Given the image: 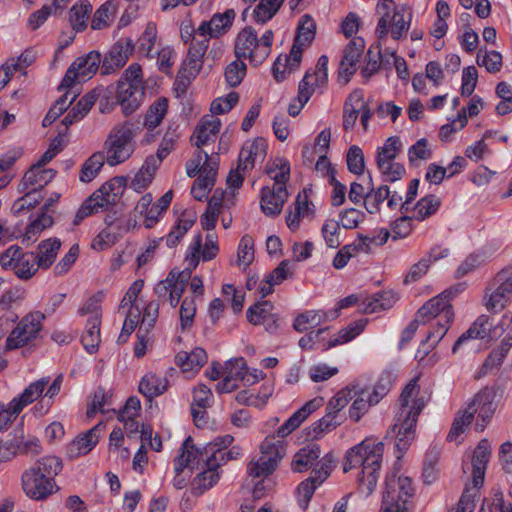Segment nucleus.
Listing matches in <instances>:
<instances>
[{
    "instance_id": "6ab92c4d",
    "label": "nucleus",
    "mask_w": 512,
    "mask_h": 512,
    "mask_svg": "<svg viewBox=\"0 0 512 512\" xmlns=\"http://www.w3.org/2000/svg\"><path fill=\"white\" fill-rule=\"evenodd\" d=\"M267 154V143L264 138L258 137L252 142H246L238 157L239 168L244 172L252 170L256 162H262Z\"/></svg>"
},
{
    "instance_id": "2f4dec72",
    "label": "nucleus",
    "mask_w": 512,
    "mask_h": 512,
    "mask_svg": "<svg viewBox=\"0 0 512 512\" xmlns=\"http://www.w3.org/2000/svg\"><path fill=\"white\" fill-rule=\"evenodd\" d=\"M218 170V163H205L203 172L195 180L191 193L193 197L202 201L215 184V177Z\"/></svg>"
},
{
    "instance_id": "5fc2aeb1",
    "label": "nucleus",
    "mask_w": 512,
    "mask_h": 512,
    "mask_svg": "<svg viewBox=\"0 0 512 512\" xmlns=\"http://www.w3.org/2000/svg\"><path fill=\"white\" fill-rule=\"evenodd\" d=\"M116 3L114 1H107L102 4L95 12L91 27L94 30H101L109 26L110 22L114 19L116 14Z\"/></svg>"
},
{
    "instance_id": "6e6d98bb",
    "label": "nucleus",
    "mask_w": 512,
    "mask_h": 512,
    "mask_svg": "<svg viewBox=\"0 0 512 512\" xmlns=\"http://www.w3.org/2000/svg\"><path fill=\"white\" fill-rule=\"evenodd\" d=\"M452 321H437V325L429 331L426 339L422 341L418 353L423 352L427 355L430 349H433L436 344L445 336Z\"/></svg>"
},
{
    "instance_id": "c756f323",
    "label": "nucleus",
    "mask_w": 512,
    "mask_h": 512,
    "mask_svg": "<svg viewBox=\"0 0 512 512\" xmlns=\"http://www.w3.org/2000/svg\"><path fill=\"white\" fill-rule=\"evenodd\" d=\"M492 323L490 322V319L486 315H481L478 317L475 322L470 326V328L464 332L455 342V344L452 347V352L456 353L458 348L467 340L470 339H484V338H491L492 337Z\"/></svg>"
},
{
    "instance_id": "ea45409f",
    "label": "nucleus",
    "mask_w": 512,
    "mask_h": 512,
    "mask_svg": "<svg viewBox=\"0 0 512 512\" xmlns=\"http://www.w3.org/2000/svg\"><path fill=\"white\" fill-rule=\"evenodd\" d=\"M208 356L203 348L197 347L190 353L180 352L176 355L177 364L183 371L199 370L206 362Z\"/></svg>"
},
{
    "instance_id": "4be33fe9",
    "label": "nucleus",
    "mask_w": 512,
    "mask_h": 512,
    "mask_svg": "<svg viewBox=\"0 0 512 512\" xmlns=\"http://www.w3.org/2000/svg\"><path fill=\"white\" fill-rule=\"evenodd\" d=\"M287 199V189L263 187L260 200L261 210L266 216H277L281 213Z\"/></svg>"
},
{
    "instance_id": "de8ad7c7",
    "label": "nucleus",
    "mask_w": 512,
    "mask_h": 512,
    "mask_svg": "<svg viewBox=\"0 0 512 512\" xmlns=\"http://www.w3.org/2000/svg\"><path fill=\"white\" fill-rule=\"evenodd\" d=\"M61 242L58 239H48L39 244L37 257L38 266L43 269L49 268L56 259Z\"/></svg>"
},
{
    "instance_id": "f257e3e1",
    "label": "nucleus",
    "mask_w": 512,
    "mask_h": 512,
    "mask_svg": "<svg viewBox=\"0 0 512 512\" xmlns=\"http://www.w3.org/2000/svg\"><path fill=\"white\" fill-rule=\"evenodd\" d=\"M383 453V442L376 441L372 437H366L363 441L348 449L345 454L343 471L346 473L351 469L361 468L358 477V488L366 496H369L376 488Z\"/></svg>"
},
{
    "instance_id": "b1692460",
    "label": "nucleus",
    "mask_w": 512,
    "mask_h": 512,
    "mask_svg": "<svg viewBox=\"0 0 512 512\" xmlns=\"http://www.w3.org/2000/svg\"><path fill=\"white\" fill-rule=\"evenodd\" d=\"M213 394L209 387L199 384L194 388L191 412L196 426L205 423L206 409L212 405Z\"/></svg>"
},
{
    "instance_id": "9b49d317",
    "label": "nucleus",
    "mask_w": 512,
    "mask_h": 512,
    "mask_svg": "<svg viewBox=\"0 0 512 512\" xmlns=\"http://www.w3.org/2000/svg\"><path fill=\"white\" fill-rule=\"evenodd\" d=\"M486 308L502 310L512 300V270L499 271L486 288Z\"/></svg>"
},
{
    "instance_id": "0e129e2a",
    "label": "nucleus",
    "mask_w": 512,
    "mask_h": 512,
    "mask_svg": "<svg viewBox=\"0 0 512 512\" xmlns=\"http://www.w3.org/2000/svg\"><path fill=\"white\" fill-rule=\"evenodd\" d=\"M272 304L269 301H262L247 310V319L253 325L265 323L271 318Z\"/></svg>"
},
{
    "instance_id": "20e7f679",
    "label": "nucleus",
    "mask_w": 512,
    "mask_h": 512,
    "mask_svg": "<svg viewBox=\"0 0 512 512\" xmlns=\"http://www.w3.org/2000/svg\"><path fill=\"white\" fill-rule=\"evenodd\" d=\"M495 397L496 390L494 387L482 388L468 403L467 407L456 414L451 429L447 435V440L456 441L464 432L465 427L471 424L475 413L478 414V417L482 421V423H476V430L483 431L486 423L491 419L495 412Z\"/></svg>"
},
{
    "instance_id": "72a5a7b5",
    "label": "nucleus",
    "mask_w": 512,
    "mask_h": 512,
    "mask_svg": "<svg viewBox=\"0 0 512 512\" xmlns=\"http://www.w3.org/2000/svg\"><path fill=\"white\" fill-rule=\"evenodd\" d=\"M364 107L362 92L355 91L349 95L343 107V128L348 131L352 129L359 116V109Z\"/></svg>"
},
{
    "instance_id": "7c9ffc66",
    "label": "nucleus",
    "mask_w": 512,
    "mask_h": 512,
    "mask_svg": "<svg viewBox=\"0 0 512 512\" xmlns=\"http://www.w3.org/2000/svg\"><path fill=\"white\" fill-rule=\"evenodd\" d=\"M492 323L490 322V319L486 315H481L478 317L475 322L470 326V328L464 332L455 342V344L452 347V352L456 353L458 348L467 340L470 339H484V338H491L492 337Z\"/></svg>"
},
{
    "instance_id": "9d476101",
    "label": "nucleus",
    "mask_w": 512,
    "mask_h": 512,
    "mask_svg": "<svg viewBox=\"0 0 512 512\" xmlns=\"http://www.w3.org/2000/svg\"><path fill=\"white\" fill-rule=\"evenodd\" d=\"M101 54L98 51H90L88 54L77 57L68 68L61 81L59 90L71 88L75 82L90 79L101 67Z\"/></svg>"
},
{
    "instance_id": "aec40b11",
    "label": "nucleus",
    "mask_w": 512,
    "mask_h": 512,
    "mask_svg": "<svg viewBox=\"0 0 512 512\" xmlns=\"http://www.w3.org/2000/svg\"><path fill=\"white\" fill-rule=\"evenodd\" d=\"M324 404L322 397H316L307 401L300 409L293 413L290 418L282 424L278 430V437L284 438L298 428L314 411Z\"/></svg>"
},
{
    "instance_id": "473e14b6",
    "label": "nucleus",
    "mask_w": 512,
    "mask_h": 512,
    "mask_svg": "<svg viewBox=\"0 0 512 512\" xmlns=\"http://www.w3.org/2000/svg\"><path fill=\"white\" fill-rule=\"evenodd\" d=\"M160 165L161 163L157 158H154V155H149L132 179L130 187L137 192L146 189L154 179L155 173Z\"/></svg>"
},
{
    "instance_id": "603ef678",
    "label": "nucleus",
    "mask_w": 512,
    "mask_h": 512,
    "mask_svg": "<svg viewBox=\"0 0 512 512\" xmlns=\"http://www.w3.org/2000/svg\"><path fill=\"white\" fill-rule=\"evenodd\" d=\"M405 7L401 10H395L394 14L390 17L388 29L390 28L391 37L394 40H399L406 34L410 28L412 14L408 13V19H405Z\"/></svg>"
},
{
    "instance_id": "bb28decb",
    "label": "nucleus",
    "mask_w": 512,
    "mask_h": 512,
    "mask_svg": "<svg viewBox=\"0 0 512 512\" xmlns=\"http://www.w3.org/2000/svg\"><path fill=\"white\" fill-rule=\"evenodd\" d=\"M55 175V170L46 169L43 166H40V164H33L23 176V189L37 192L39 189L51 182Z\"/></svg>"
},
{
    "instance_id": "c03bdc74",
    "label": "nucleus",
    "mask_w": 512,
    "mask_h": 512,
    "mask_svg": "<svg viewBox=\"0 0 512 512\" xmlns=\"http://www.w3.org/2000/svg\"><path fill=\"white\" fill-rule=\"evenodd\" d=\"M195 220L196 216L194 214L188 215L184 212L166 236V245L170 248L177 246L183 236L194 225Z\"/></svg>"
},
{
    "instance_id": "6e6552de",
    "label": "nucleus",
    "mask_w": 512,
    "mask_h": 512,
    "mask_svg": "<svg viewBox=\"0 0 512 512\" xmlns=\"http://www.w3.org/2000/svg\"><path fill=\"white\" fill-rule=\"evenodd\" d=\"M121 194L120 182L116 179L103 184L91 196H89L78 209L73 224L79 225L86 217L97 212L99 208L114 205Z\"/></svg>"
},
{
    "instance_id": "7ed1b4c3",
    "label": "nucleus",
    "mask_w": 512,
    "mask_h": 512,
    "mask_svg": "<svg viewBox=\"0 0 512 512\" xmlns=\"http://www.w3.org/2000/svg\"><path fill=\"white\" fill-rule=\"evenodd\" d=\"M62 467L61 459L56 456H45L37 460L22 475L25 494L34 500L49 497L57 489L55 477Z\"/></svg>"
},
{
    "instance_id": "69168bd1",
    "label": "nucleus",
    "mask_w": 512,
    "mask_h": 512,
    "mask_svg": "<svg viewBox=\"0 0 512 512\" xmlns=\"http://www.w3.org/2000/svg\"><path fill=\"white\" fill-rule=\"evenodd\" d=\"M254 260V242L251 236L244 235L239 243L237 264L247 268Z\"/></svg>"
},
{
    "instance_id": "13d9d810",
    "label": "nucleus",
    "mask_w": 512,
    "mask_h": 512,
    "mask_svg": "<svg viewBox=\"0 0 512 512\" xmlns=\"http://www.w3.org/2000/svg\"><path fill=\"white\" fill-rule=\"evenodd\" d=\"M284 0H261L253 10L255 22L264 24L278 12Z\"/></svg>"
},
{
    "instance_id": "4d7b16f0",
    "label": "nucleus",
    "mask_w": 512,
    "mask_h": 512,
    "mask_svg": "<svg viewBox=\"0 0 512 512\" xmlns=\"http://www.w3.org/2000/svg\"><path fill=\"white\" fill-rule=\"evenodd\" d=\"M402 148L399 137H389L384 146L378 149L377 152V166L383 167V165L393 162L397 157Z\"/></svg>"
},
{
    "instance_id": "79ce46f5",
    "label": "nucleus",
    "mask_w": 512,
    "mask_h": 512,
    "mask_svg": "<svg viewBox=\"0 0 512 512\" xmlns=\"http://www.w3.org/2000/svg\"><path fill=\"white\" fill-rule=\"evenodd\" d=\"M366 322L363 320L355 321L347 327L341 329L337 335L332 336L326 344H323V349L347 343L358 336L365 328Z\"/></svg>"
},
{
    "instance_id": "774afa93",
    "label": "nucleus",
    "mask_w": 512,
    "mask_h": 512,
    "mask_svg": "<svg viewBox=\"0 0 512 512\" xmlns=\"http://www.w3.org/2000/svg\"><path fill=\"white\" fill-rule=\"evenodd\" d=\"M246 75V64L241 59L231 62L225 69V79L230 87L238 86Z\"/></svg>"
},
{
    "instance_id": "a19ab883",
    "label": "nucleus",
    "mask_w": 512,
    "mask_h": 512,
    "mask_svg": "<svg viewBox=\"0 0 512 512\" xmlns=\"http://www.w3.org/2000/svg\"><path fill=\"white\" fill-rule=\"evenodd\" d=\"M198 473L192 480L191 492L195 496L202 495L205 491L212 488L220 479V473L209 467Z\"/></svg>"
},
{
    "instance_id": "bf43d9fd",
    "label": "nucleus",
    "mask_w": 512,
    "mask_h": 512,
    "mask_svg": "<svg viewBox=\"0 0 512 512\" xmlns=\"http://www.w3.org/2000/svg\"><path fill=\"white\" fill-rule=\"evenodd\" d=\"M168 102L165 98H160L154 102L148 109L144 125L148 129L152 130L156 128L162 122L164 116L167 113Z\"/></svg>"
},
{
    "instance_id": "0eeeda50",
    "label": "nucleus",
    "mask_w": 512,
    "mask_h": 512,
    "mask_svg": "<svg viewBox=\"0 0 512 512\" xmlns=\"http://www.w3.org/2000/svg\"><path fill=\"white\" fill-rule=\"evenodd\" d=\"M135 133L130 122L117 124L110 131L105 141L106 162L115 166L125 162L133 154Z\"/></svg>"
},
{
    "instance_id": "412c9836",
    "label": "nucleus",
    "mask_w": 512,
    "mask_h": 512,
    "mask_svg": "<svg viewBox=\"0 0 512 512\" xmlns=\"http://www.w3.org/2000/svg\"><path fill=\"white\" fill-rule=\"evenodd\" d=\"M235 18L233 9L225 11L223 14H215L210 21H204L197 29V34L200 37L212 38L218 37L227 32L231 27Z\"/></svg>"
},
{
    "instance_id": "e2e57ef3",
    "label": "nucleus",
    "mask_w": 512,
    "mask_h": 512,
    "mask_svg": "<svg viewBox=\"0 0 512 512\" xmlns=\"http://www.w3.org/2000/svg\"><path fill=\"white\" fill-rule=\"evenodd\" d=\"M112 400V393L105 391L104 388L98 387L93 395L92 401L88 406L86 415L88 418H92L97 412L104 413V407L109 406Z\"/></svg>"
},
{
    "instance_id": "c9c22d12",
    "label": "nucleus",
    "mask_w": 512,
    "mask_h": 512,
    "mask_svg": "<svg viewBox=\"0 0 512 512\" xmlns=\"http://www.w3.org/2000/svg\"><path fill=\"white\" fill-rule=\"evenodd\" d=\"M97 97L98 94L96 93V91H91L85 94L83 97H81L77 104L67 113L62 123L66 127H69L76 121L83 119L90 111L92 106L95 104Z\"/></svg>"
},
{
    "instance_id": "4468645a",
    "label": "nucleus",
    "mask_w": 512,
    "mask_h": 512,
    "mask_svg": "<svg viewBox=\"0 0 512 512\" xmlns=\"http://www.w3.org/2000/svg\"><path fill=\"white\" fill-rule=\"evenodd\" d=\"M44 314L34 313L22 318L7 338V348L12 350L24 346L36 338L41 330V320Z\"/></svg>"
},
{
    "instance_id": "cd10ccee",
    "label": "nucleus",
    "mask_w": 512,
    "mask_h": 512,
    "mask_svg": "<svg viewBox=\"0 0 512 512\" xmlns=\"http://www.w3.org/2000/svg\"><path fill=\"white\" fill-rule=\"evenodd\" d=\"M352 400V405L349 408V417L354 422H358L371 406L376 405L371 402L369 387L361 386L358 383L353 384Z\"/></svg>"
},
{
    "instance_id": "e433bc0d",
    "label": "nucleus",
    "mask_w": 512,
    "mask_h": 512,
    "mask_svg": "<svg viewBox=\"0 0 512 512\" xmlns=\"http://www.w3.org/2000/svg\"><path fill=\"white\" fill-rule=\"evenodd\" d=\"M168 388V380L154 373L146 374L139 383V392L149 400L163 394Z\"/></svg>"
},
{
    "instance_id": "f704fd0d",
    "label": "nucleus",
    "mask_w": 512,
    "mask_h": 512,
    "mask_svg": "<svg viewBox=\"0 0 512 512\" xmlns=\"http://www.w3.org/2000/svg\"><path fill=\"white\" fill-rule=\"evenodd\" d=\"M223 374H227L230 378L237 381H243L246 385H252L258 381L257 375L248 371L246 361L243 357L226 362Z\"/></svg>"
},
{
    "instance_id": "09e8293b",
    "label": "nucleus",
    "mask_w": 512,
    "mask_h": 512,
    "mask_svg": "<svg viewBox=\"0 0 512 512\" xmlns=\"http://www.w3.org/2000/svg\"><path fill=\"white\" fill-rule=\"evenodd\" d=\"M340 424L341 422L338 421L337 415H333L331 412L326 411V414L321 419L314 422L307 428V436L311 439H318L325 433L334 430Z\"/></svg>"
},
{
    "instance_id": "2eb2a0df",
    "label": "nucleus",
    "mask_w": 512,
    "mask_h": 512,
    "mask_svg": "<svg viewBox=\"0 0 512 512\" xmlns=\"http://www.w3.org/2000/svg\"><path fill=\"white\" fill-rule=\"evenodd\" d=\"M134 51V43L130 38H121L111 46L101 59L100 72L102 75H109L121 69L128 61Z\"/></svg>"
},
{
    "instance_id": "58836bf2",
    "label": "nucleus",
    "mask_w": 512,
    "mask_h": 512,
    "mask_svg": "<svg viewBox=\"0 0 512 512\" xmlns=\"http://www.w3.org/2000/svg\"><path fill=\"white\" fill-rule=\"evenodd\" d=\"M331 319L330 311L323 310H309L299 314L293 323V327L298 332H304L308 329L314 328Z\"/></svg>"
},
{
    "instance_id": "3c124183",
    "label": "nucleus",
    "mask_w": 512,
    "mask_h": 512,
    "mask_svg": "<svg viewBox=\"0 0 512 512\" xmlns=\"http://www.w3.org/2000/svg\"><path fill=\"white\" fill-rule=\"evenodd\" d=\"M38 268L40 266H38L37 257L34 253L21 252L13 271L18 278L28 280L37 272Z\"/></svg>"
},
{
    "instance_id": "1a4fd4ad",
    "label": "nucleus",
    "mask_w": 512,
    "mask_h": 512,
    "mask_svg": "<svg viewBox=\"0 0 512 512\" xmlns=\"http://www.w3.org/2000/svg\"><path fill=\"white\" fill-rule=\"evenodd\" d=\"M386 491L383 496V512H407L406 503L414 494V488L409 477L400 476L395 480V476L387 478L385 481Z\"/></svg>"
},
{
    "instance_id": "338daca9",
    "label": "nucleus",
    "mask_w": 512,
    "mask_h": 512,
    "mask_svg": "<svg viewBox=\"0 0 512 512\" xmlns=\"http://www.w3.org/2000/svg\"><path fill=\"white\" fill-rule=\"evenodd\" d=\"M277 465L270 462V459L259 456L257 460H252L248 464V474L253 478H264L270 475Z\"/></svg>"
},
{
    "instance_id": "052dcab7",
    "label": "nucleus",
    "mask_w": 512,
    "mask_h": 512,
    "mask_svg": "<svg viewBox=\"0 0 512 512\" xmlns=\"http://www.w3.org/2000/svg\"><path fill=\"white\" fill-rule=\"evenodd\" d=\"M390 190L387 185H382L377 189L373 187L365 194L363 205L368 213L374 214L379 211L380 204L389 197Z\"/></svg>"
},
{
    "instance_id": "49530a36",
    "label": "nucleus",
    "mask_w": 512,
    "mask_h": 512,
    "mask_svg": "<svg viewBox=\"0 0 512 512\" xmlns=\"http://www.w3.org/2000/svg\"><path fill=\"white\" fill-rule=\"evenodd\" d=\"M395 10H401L393 0H379L377 3V12L381 14L376 27V34L379 39H382L388 34V25L390 17L394 14Z\"/></svg>"
},
{
    "instance_id": "680f3d73",
    "label": "nucleus",
    "mask_w": 512,
    "mask_h": 512,
    "mask_svg": "<svg viewBox=\"0 0 512 512\" xmlns=\"http://www.w3.org/2000/svg\"><path fill=\"white\" fill-rule=\"evenodd\" d=\"M440 207V199L435 195H428L421 198L414 207V217L417 220H424L430 217Z\"/></svg>"
},
{
    "instance_id": "f8f14e48",
    "label": "nucleus",
    "mask_w": 512,
    "mask_h": 512,
    "mask_svg": "<svg viewBox=\"0 0 512 512\" xmlns=\"http://www.w3.org/2000/svg\"><path fill=\"white\" fill-rule=\"evenodd\" d=\"M209 38H193L188 49L187 57L178 73V84L184 87L194 79L204 63V55L207 51Z\"/></svg>"
},
{
    "instance_id": "dca6fc26",
    "label": "nucleus",
    "mask_w": 512,
    "mask_h": 512,
    "mask_svg": "<svg viewBox=\"0 0 512 512\" xmlns=\"http://www.w3.org/2000/svg\"><path fill=\"white\" fill-rule=\"evenodd\" d=\"M365 48V41L361 37L353 38L344 48L339 67V78L348 83L351 76L357 71L358 63Z\"/></svg>"
},
{
    "instance_id": "a18cd8bd",
    "label": "nucleus",
    "mask_w": 512,
    "mask_h": 512,
    "mask_svg": "<svg viewBox=\"0 0 512 512\" xmlns=\"http://www.w3.org/2000/svg\"><path fill=\"white\" fill-rule=\"evenodd\" d=\"M100 325L101 320L98 317H89L87 320L86 330L81 341L85 350L89 353L96 352L100 344Z\"/></svg>"
},
{
    "instance_id": "5701e85b",
    "label": "nucleus",
    "mask_w": 512,
    "mask_h": 512,
    "mask_svg": "<svg viewBox=\"0 0 512 512\" xmlns=\"http://www.w3.org/2000/svg\"><path fill=\"white\" fill-rule=\"evenodd\" d=\"M491 454V446L487 439H482L476 446L472 456V481L476 489L484 482L485 470Z\"/></svg>"
},
{
    "instance_id": "f03ea898",
    "label": "nucleus",
    "mask_w": 512,
    "mask_h": 512,
    "mask_svg": "<svg viewBox=\"0 0 512 512\" xmlns=\"http://www.w3.org/2000/svg\"><path fill=\"white\" fill-rule=\"evenodd\" d=\"M419 394L420 386L417 378H414L404 387L399 397V409L392 428L397 435L396 447L399 450L406 449L408 442L414 438L418 416L425 406Z\"/></svg>"
},
{
    "instance_id": "ddd939ff",
    "label": "nucleus",
    "mask_w": 512,
    "mask_h": 512,
    "mask_svg": "<svg viewBox=\"0 0 512 512\" xmlns=\"http://www.w3.org/2000/svg\"><path fill=\"white\" fill-rule=\"evenodd\" d=\"M455 295L453 289H447L426 302L417 312V317L421 323H426L431 319H438L441 321H452L454 312L450 304L451 298Z\"/></svg>"
},
{
    "instance_id": "4c0bfd02",
    "label": "nucleus",
    "mask_w": 512,
    "mask_h": 512,
    "mask_svg": "<svg viewBox=\"0 0 512 512\" xmlns=\"http://www.w3.org/2000/svg\"><path fill=\"white\" fill-rule=\"evenodd\" d=\"M220 127L221 121L218 118L203 120L191 136V141H194L197 148H201L219 133Z\"/></svg>"
},
{
    "instance_id": "423d86ee",
    "label": "nucleus",
    "mask_w": 512,
    "mask_h": 512,
    "mask_svg": "<svg viewBox=\"0 0 512 512\" xmlns=\"http://www.w3.org/2000/svg\"><path fill=\"white\" fill-rule=\"evenodd\" d=\"M144 98L141 66L133 63L117 82L116 100L125 115L135 112Z\"/></svg>"
},
{
    "instance_id": "37998d69",
    "label": "nucleus",
    "mask_w": 512,
    "mask_h": 512,
    "mask_svg": "<svg viewBox=\"0 0 512 512\" xmlns=\"http://www.w3.org/2000/svg\"><path fill=\"white\" fill-rule=\"evenodd\" d=\"M48 383V377H43L35 382H32L18 397L13 398L12 401L16 402V404L21 407L22 411L24 407L33 403L43 394Z\"/></svg>"
},
{
    "instance_id": "a211bd4d",
    "label": "nucleus",
    "mask_w": 512,
    "mask_h": 512,
    "mask_svg": "<svg viewBox=\"0 0 512 512\" xmlns=\"http://www.w3.org/2000/svg\"><path fill=\"white\" fill-rule=\"evenodd\" d=\"M316 24L312 17L305 14L298 24L297 34L291 48L293 63L301 62L304 48L308 47L315 38Z\"/></svg>"
},
{
    "instance_id": "f3484780",
    "label": "nucleus",
    "mask_w": 512,
    "mask_h": 512,
    "mask_svg": "<svg viewBox=\"0 0 512 512\" xmlns=\"http://www.w3.org/2000/svg\"><path fill=\"white\" fill-rule=\"evenodd\" d=\"M204 447L198 448L189 436L181 447V454L175 459V472L181 474L185 468L200 469L205 467Z\"/></svg>"
},
{
    "instance_id": "864d4df0",
    "label": "nucleus",
    "mask_w": 512,
    "mask_h": 512,
    "mask_svg": "<svg viewBox=\"0 0 512 512\" xmlns=\"http://www.w3.org/2000/svg\"><path fill=\"white\" fill-rule=\"evenodd\" d=\"M92 10V5L88 1H82L75 4L69 12V21L73 30L83 31L87 27L88 15Z\"/></svg>"
},
{
    "instance_id": "39448f33",
    "label": "nucleus",
    "mask_w": 512,
    "mask_h": 512,
    "mask_svg": "<svg viewBox=\"0 0 512 512\" xmlns=\"http://www.w3.org/2000/svg\"><path fill=\"white\" fill-rule=\"evenodd\" d=\"M274 34L267 30L260 38L251 26L244 27L235 40V55L238 59L249 58L255 66L261 64L270 54Z\"/></svg>"
},
{
    "instance_id": "a878e982",
    "label": "nucleus",
    "mask_w": 512,
    "mask_h": 512,
    "mask_svg": "<svg viewBox=\"0 0 512 512\" xmlns=\"http://www.w3.org/2000/svg\"><path fill=\"white\" fill-rule=\"evenodd\" d=\"M321 450L319 445L310 443L301 448L293 457L292 469L294 472L301 473L314 466H318L321 462L326 460L320 458Z\"/></svg>"
},
{
    "instance_id": "c85d7f7f",
    "label": "nucleus",
    "mask_w": 512,
    "mask_h": 512,
    "mask_svg": "<svg viewBox=\"0 0 512 512\" xmlns=\"http://www.w3.org/2000/svg\"><path fill=\"white\" fill-rule=\"evenodd\" d=\"M492 323L490 322V319L486 315H481L478 317L475 322L470 326V328L464 332L455 342V344L452 347V352L456 353L458 348L467 340L470 339H484V338H491L492 337Z\"/></svg>"
},
{
    "instance_id": "393cba45",
    "label": "nucleus",
    "mask_w": 512,
    "mask_h": 512,
    "mask_svg": "<svg viewBox=\"0 0 512 512\" xmlns=\"http://www.w3.org/2000/svg\"><path fill=\"white\" fill-rule=\"evenodd\" d=\"M101 430V423L91 428L87 433L76 437L67 446V456L70 459H76L89 453L98 443L99 435L97 432Z\"/></svg>"
},
{
    "instance_id": "8fccbe9b",
    "label": "nucleus",
    "mask_w": 512,
    "mask_h": 512,
    "mask_svg": "<svg viewBox=\"0 0 512 512\" xmlns=\"http://www.w3.org/2000/svg\"><path fill=\"white\" fill-rule=\"evenodd\" d=\"M106 161L105 155L101 152L92 154L82 165L79 179L81 182H91L102 169Z\"/></svg>"
}]
</instances>
